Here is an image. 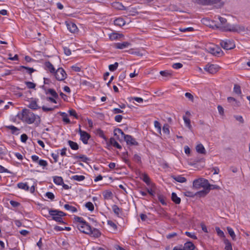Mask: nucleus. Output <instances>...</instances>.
<instances>
[{
	"label": "nucleus",
	"mask_w": 250,
	"mask_h": 250,
	"mask_svg": "<svg viewBox=\"0 0 250 250\" xmlns=\"http://www.w3.org/2000/svg\"><path fill=\"white\" fill-rule=\"evenodd\" d=\"M17 117L22 121L28 124L33 123L36 119V115L29 109L24 108L17 115Z\"/></svg>",
	"instance_id": "1"
},
{
	"label": "nucleus",
	"mask_w": 250,
	"mask_h": 250,
	"mask_svg": "<svg viewBox=\"0 0 250 250\" xmlns=\"http://www.w3.org/2000/svg\"><path fill=\"white\" fill-rule=\"evenodd\" d=\"M213 28L219 29L222 31H230V32H238L240 30H244V27L234 25H231L230 24H227L224 26H219L217 24H215L212 26Z\"/></svg>",
	"instance_id": "2"
},
{
	"label": "nucleus",
	"mask_w": 250,
	"mask_h": 250,
	"mask_svg": "<svg viewBox=\"0 0 250 250\" xmlns=\"http://www.w3.org/2000/svg\"><path fill=\"white\" fill-rule=\"evenodd\" d=\"M205 49L208 52L215 56L219 57L223 55V52L221 48L214 44H210L207 46Z\"/></svg>",
	"instance_id": "3"
},
{
	"label": "nucleus",
	"mask_w": 250,
	"mask_h": 250,
	"mask_svg": "<svg viewBox=\"0 0 250 250\" xmlns=\"http://www.w3.org/2000/svg\"><path fill=\"white\" fill-rule=\"evenodd\" d=\"M208 186V181L203 178L195 179L193 182V188L195 189H199L201 188L207 189Z\"/></svg>",
	"instance_id": "4"
},
{
	"label": "nucleus",
	"mask_w": 250,
	"mask_h": 250,
	"mask_svg": "<svg viewBox=\"0 0 250 250\" xmlns=\"http://www.w3.org/2000/svg\"><path fill=\"white\" fill-rule=\"evenodd\" d=\"M56 79L60 81H63L67 77V74L64 70L62 68H58L54 73Z\"/></svg>",
	"instance_id": "5"
},
{
	"label": "nucleus",
	"mask_w": 250,
	"mask_h": 250,
	"mask_svg": "<svg viewBox=\"0 0 250 250\" xmlns=\"http://www.w3.org/2000/svg\"><path fill=\"white\" fill-rule=\"evenodd\" d=\"M86 227L85 231L87 232V234L95 238H99L101 235V232L97 229L92 228L89 224Z\"/></svg>",
	"instance_id": "6"
},
{
	"label": "nucleus",
	"mask_w": 250,
	"mask_h": 250,
	"mask_svg": "<svg viewBox=\"0 0 250 250\" xmlns=\"http://www.w3.org/2000/svg\"><path fill=\"white\" fill-rule=\"evenodd\" d=\"M78 132L80 135V140L83 142L84 144H88V140L90 138V135L85 131H83L81 129V126L78 130Z\"/></svg>",
	"instance_id": "7"
},
{
	"label": "nucleus",
	"mask_w": 250,
	"mask_h": 250,
	"mask_svg": "<svg viewBox=\"0 0 250 250\" xmlns=\"http://www.w3.org/2000/svg\"><path fill=\"white\" fill-rule=\"evenodd\" d=\"M220 45L222 48L226 50H230L235 46L234 42L232 40L222 41Z\"/></svg>",
	"instance_id": "8"
},
{
	"label": "nucleus",
	"mask_w": 250,
	"mask_h": 250,
	"mask_svg": "<svg viewBox=\"0 0 250 250\" xmlns=\"http://www.w3.org/2000/svg\"><path fill=\"white\" fill-rule=\"evenodd\" d=\"M221 0H192L194 2L203 5H210L220 2Z\"/></svg>",
	"instance_id": "9"
},
{
	"label": "nucleus",
	"mask_w": 250,
	"mask_h": 250,
	"mask_svg": "<svg viewBox=\"0 0 250 250\" xmlns=\"http://www.w3.org/2000/svg\"><path fill=\"white\" fill-rule=\"evenodd\" d=\"M124 139L127 145L131 146H138L139 145L138 143L131 135H126Z\"/></svg>",
	"instance_id": "10"
},
{
	"label": "nucleus",
	"mask_w": 250,
	"mask_h": 250,
	"mask_svg": "<svg viewBox=\"0 0 250 250\" xmlns=\"http://www.w3.org/2000/svg\"><path fill=\"white\" fill-rule=\"evenodd\" d=\"M205 70L210 74H214L218 71V67L214 64H209L207 65L205 67Z\"/></svg>",
	"instance_id": "11"
},
{
	"label": "nucleus",
	"mask_w": 250,
	"mask_h": 250,
	"mask_svg": "<svg viewBox=\"0 0 250 250\" xmlns=\"http://www.w3.org/2000/svg\"><path fill=\"white\" fill-rule=\"evenodd\" d=\"M66 24L67 29L70 32L74 33L78 31V28L74 23L66 21Z\"/></svg>",
	"instance_id": "12"
},
{
	"label": "nucleus",
	"mask_w": 250,
	"mask_h": 250,
	"mask_svg": "<svg viewBox=\"0 0 250 250\" xmlns=\"http://www.w3.org/2000/svg\"><path fill=\"white\" fill-rule=\"evenodd\" d=\"M49 213L51 216L57 215L62 217V216H66V213L62 211L58 210L57 209H50Z\"/></svg>",
	"instance_id": "13"
},
{
	"label": "nucleus",
	"mask_w": 250,
	"mask_h": 250,
	"mask_svg": "<svg viewBox=\"0 0 250 250\" xmlns=\"http://www.w3.org/2000/svg\"><path fill=\"white\" fill-rule=\"evenodd\" d=\"M131 45V43L127 42H118L114 44V47L116 48L122 49L125 48Z\"/></svg>",
	"instance_id": "14"
},
{
	"label": "nucleus",
	"mask_w": 250,
	"mask_h": 250,
	"mask_svg": "<svg viewBox=\"0 0 250 250\" xmlns=\"http://www.w3.org/2000/svg\"><path fill=\"white\" fill-rule=\"evenodd\" d=\"M44 65L45 67V69L49 71L51 73L54 74L56 71L55 68L50 62H45L44 63Z\"/></svg>",
	"instance_id": "15"
},
{
	"label": "nucleus",
	"mask_w": 250,
	"mask_h": 250,
	"mask_svg": "<svg viewBox=\"0 0 250 250\" xmlns=\"http://www.w3.org/2000/svg\"><path fill=\"white\" fill-rule=\"evenodd\" d=\"M140 178L148 186L150 184V180L148 175L145 173H142L140 172L139 173Z\"/></svg>",
	"instance_id": "16"
},
{
	"label": "nucleus",
	"mask_w": 250,
	"mask_h": 250,
	"mask_svg": "<svg viewBox=\"0 0 250 250\" xmlns=\"http://www.w3.org/2000/svg\"><path fill=\"white\" fill-rule=\"evenodd\" d=\"M171 177L172 179L179 183H183L187 182V179L181 175H171Z\"/></svg>",
	"instance_id": "17"
},
{
	"label": "nucleus",
	"mask_w": 250,
	"mask_h": 250,
	"mask_svg": "<svg viewBox=\"0 0 250 250\" xmlns=\"http://www.w3.org/2000/svg\"><path fill=\"white\" fill-rule=\"evenodd\" d=\"M195 248V245L190 241H188L184 244V249L185 250H194Z\"/></svg>",
	"instance_id": "18"
},
{
	"label": "nucleus",
	"mask_w": 250,
	"mask_h": 250,
	"mask_svg": "<svg viewBox=\"0 0 250 250\" xmlns=\"http://www.w3.org/2000/svg\"><path fill=\"white\" fill-rule=\"evenodd\" d=\"M28 107L33 110H37L41 108L40 106L38 105L37 102L36 100H31Z\"/></svg>",
	"instance_id": "19"
},
{
	"label": "nucleus",
	"mask_w": 250,
	"mask_h": 250,
	"mask_svg": "<svg viewBox=\"0 0 250 250\" xmlns=\"http://www.w3.org/2000/svg\"><path fill=\"white\" fill-rule=\"evenodd\" d=\"M22 69H25L27 70V72L30 75H31L33 72L36 71V70L33 68L29 67L23 65L20 66L18 68H17V70L18 71H21Z\"/></svg>",
	"instance_id": "20"
},
{
	"label": "nucleus",
	"mask_w": 250,
	"mask_h": 250,
	"mask_svg": "<svg viewBox=\"0 0 250 250\" xmlns=\"http://www.w3.org/2000/svg\"><path fill=\"white\" fill-rule=\"evenodd\" d=\"M6 127L11 130V133L12 134L17 135L20 133V132H19L20 129L14 125H11L6 126Z\"/></svg>",
	"instance_id": "21"
},
{
	"label": "nucleus",
	"mask_w": 250,
	"mask_h": 250,
	"mask_svg": "<svg viewBox=\"0 0 250 250\" xmlns=\"http://www.w3.org/2000/svg\"><path fill=\"white\" fill-rule=\"evenodd\" d=\"M114 23L115 25L121 27L124 25L125 24V21L123 18H118L114 20Z\"/></svg>",
	"instance_id": "22"
},
{
	"label": "nucleus",
	"mask_w": 250,
	"mask_h": 250,
	"mask_svg": "<svg viewBox=\"0 0 250 250\" xmlns=\"http://www.w3.org/2000/svg\"><path fill=\"white\" fill-rule=\"evenodd\" d=\"M112 6L115 9L120 10H126V8L120 2H115L112 3Z\"/></svg>",
	"instance_id": "23"
},
{
	"label": "nucleus",
	"mask_w": 250,
	"mask_h": 250,
	"mask_svg": "<svg viewBox=\"0 0 250 250\" xmlns=\"http://www.w3.org/2000/svg\"><path fill=\"white\" fill-rule=\"evenodd\" d=\"M68 144L70 146V148L74 150H77L79 148V146L78 144L71 140L68 141Z\"/></svg>",
	"instance_id": "24"
},
{
	"label": "nucleus",
	"mask_w": 250,
	"mask_h": 250,
	"mask_svg": "<svg viewBox=\"0 0 250 250\" xmlns=\"http://www.w3.org/2000/svg\"><path fill=\"white\" fill-rule=\"evenodd\" d=\"M196 150L198 153L200 154H205L206 152L204 146L201 144L197 145L196 146Z\"/></svg>",
	"instance_id": "25"
},
{
	"label": "nucleus",
	"mask_w": 250,
	"mask_h": 250,
	"mask_svg": "<svg viewBox=\"0 0 250 250\" xmlns=\"http://www.w3.org/2000/svg\"><path fill=\"white\" fill-rule=\"evenodd\" d=\"M171 200L176 204H179L181 203L180 198L178 197L175 192H172L171 194Z\"/></svg>",
	"instance_id": "26"
},
{
	"label": "nucleus",
	"mask_w": 250,
	"mask_h": 250,
	"mask_svg": "<svg viewBox=\"0 0 250 250\" xmlns=\"http://www.w3.org/2000/svg\"><path fill=\"white\" fill-rule=\"evenodd\" d=\"M53 182L57 185H62L63 184V179L60 176L53 177Z\"/></svg>",
	"instance_id": "27"
},
{
	"label": "nucleus",
	"mask_w": 250,
	"mask_h": 250,
	"mask_svg": "<svg viewBox=\"0 0 250 250\" xmlns=\"http://www.w3.org/2000/svg\"><path fill=\"white\" fill-rule=\"evenodd\" d=\"M109 144L118 149L122 148L121 146L113 138H111L110 139Z\"/></svg>",
	"instance_id": "28"
},
{
	"label": "nucleus",
	"mask_w": 250,
	"mask_h": 250,
	"mask_svg": "<svg viewBox=\"0 0 250 250\" xmlns=\"http://www.w3.org/2000/svg\"><path fill=\"white\" fill-rule=\"evenodd\" d=\"M74 158L75 159H81L82 161L84 163H87L88 161H89V158L87 157L84 155L81 154L80 155H74Z\"/></svg>",
	"instance_id": "29"
},
{
	"label": "nucleus",
	"mask_w": 250,
	"mask_h": 250,
	"mask_svg": "<svg viewBox=\"0 0 250 250\" xmlns=\"http://www.w3.org/2000/svg\"><path fill=\"white\" fill-rule=\"evenodd\" d=\"M209 193L208 189L206 188H204V189L197 191L196 192V196H198L199 197H204L207 195Z\"/></svg>",
	"instance_id": "30"
},
{
	"label": "nucleus",
	"mask_w": 250,
	"mask_h": 250,
	"mask_svg": "<svg viewBox=\"0 0 250 250\" xmlns=\"http://www.w3.org/2000/svg\"><path fill=\"white\" fill-rule=\"evenodd\" d=\"M58 114H59L62 117V121L65 123L66 124H70V121L69 119L67 117V114L65 112H59Z\"/></svg>",
	"instance_id": "31"
},
{
	"label": "nucleus",
	"mask_w": 250,
	"mask_h": 250,
	"mask_svg": "<svg viewBox=\"0 0 250 250\" xmlns=\"http://www.w3.org/2000/svg\"><path fill=\"white\" fill-rule=\"evenodd\" d=\"M87 226L85 225V224H78L77 225V229L82 232L84 233L85 234H87V232H86L87 229Z\"/></svg>",
	"instance_id": "32"
},
{
	"label": "nucleus",
	"mask_w": 250,
	"mask_h": 250,
	"mask_svg": "<svg viewBox=\"0 0 250 250\" xmlns=\"http://www.w3.org/2000/svg\"><path fill=\"white\" fill-rule=\"evenodd\" d=\"M112 208L114 213L118 216H119L120 213L122 211V209L119 208L116 205L112 206Z\"/></svg>",
	"instance_id": "33"
},
{
	"label": "nucleus",
	"mask_w": 250,
	"mask_h": 250,
	"mask_svg": "<svg viewBox=\"0 0 250 250\" xmlns=\"http://www.w3.org/2000/svg\"><path fill=\"white\" fill-rule=\"evenodd\" d=\"M183 118L184 122H185V123L186 124V126L190 130H192V126H191V124H190V119L188 118L187 117H186L185 116H184Z\"/></svg>",
	"instance_id": "34"
},
{
	"label": "nucleus",
	"mask_w": 250,
	"mask_h": 250,
	"mask_svg": "<svg viewBox=\"0 0 250 250\" xmlns=\"http://www.w3.org/2000/svg\"><path fill=\"white\" fill-rule=\"evenodd\" d=\"M17 187L21 189H24L26 191H28L29 189V187L26 183H19L17 185Z\"/></svg>",
	"instance_id": "35"
},
{
	"label": "nucleus",
	"mask_w": 250,
	"mask_h": 250,
	"mask_svg": "<svg viewBox=\"0 0 250 250\" xmlns=\"http://www.w3.org/2000/svg\"><path fill=\"white\" fill-rule=\"evenodd\" d=\"M227 230L228 231L229 234L230 236V237L232 238V239L233 240H236V235L235 234V233L232 228H231L229 227H228L227 228Z\"/></svg>",
	"instance_id": "36"
},
{
	"label": "nucleus",
	"mask_w": 250,
	"mask_h": 250,
	"mask_svg": "<svg viewBox=\"0 0 250 250\" xmlns=\"http://www.w3.org/2000/svg\"><path fill=\"white\" fill-rule=\"evenodd\" d=\"M124 35L122 34L114 33L110 35L109 38L111 40H116L123 37Z\"/></svg>",
	"instance_id": "37"
},
{
	"label": "nucleus",
	"mask_w": 250,
	"mask_h": 250,
	"mask_svg": "<svg viewBox=\"0 0 250 250\" xmlns=\"http://www.w3.org/2000/svg\"><path fill=\"white\" fill-rule=\"evenodd\" d=\"M64 208L67 210H70L72 212H76L77 211V209L75 207L69 205V204H65Z\"/></svg>",
	"instance_id": "38"
},
{
	"label": "nucleus",
	"mask_w": 250,
	"mask_h": 250,
	"mask_svg": "<svg viewBox=\"0 0 250 250\" xmlns=\"http://www.w3.org/2000/svg\"><path fill=\"white\" fill-rule=\"evenodd\" d=\"M74 220L77 222H79L80 223V224H85L86 226H88L89 225V224L86 222L83 218L82 217H79V216H75L74 217Z\"/></svg>",
	"instance_id": "39"
},
{
	"label": "nucleus",
	"mask_w": 250,
	"mask_h": 250,
	"mask_svg": "<svg viewBox=\"0 0 250 250\" xmlns=\"http://www.w3.org/2000/svg\"><path fill=\"white\" fill-rule=\"evenodd\" d=\"M228 102L229 103H232L233 102L235 103L234 106H239L240 105V102L237 101L234 98L229 97L227 99Z\"/></svg>",
	"instance_id": "40"
},
{
	"label": "nucleus",
	"mask_w": 250,
	"mask_h": 250,
	"mask_svg": "<svg viewBox=\"0 0 250 250\" xmlns=\"http://www.w3.org/2000/svg\"><path fill=\"white\" fill-rule=\"evenodd\" d=\"M118 134H120L122 135V137L124 138H125V136L126 135L124 133L122 129L119 128H116L114 130V135L115 136H117Z\"/></svg>",
	"instance_id": "41"
},
{
	"label": "nucleus",
	"mask_w": 250,
	"mask_h": 250,
	"mask_svg": "<svg viewBox=\"0 0 250 250\" xmlns=\"http://www.w3.org/2000/svg\"><path fill=\"white\" fill-rule=\"evenodd\" d=\"M233 92L237 95H241L242 94L241 87L238 84H235L234 85Z\"/></svg>",
	"instance_id": "42"
},
{
	"label": "nucleus",
	"mask_w": 250,
	"mask_h": 250,
	"mask_svg": "<svg viewBox=\"0 0 250 250\" xmlns=\"http://www.w3.org/2000/svg\"><path fill=\"white\" fill-rule=\"evenodd\" d=\"M224 243L225 244V249L226 250H232V246L231 243L229 241L228 239H226L224 240Z\"/></svg>",
	"instance_id": "43"
},
{
	"label": "nucleus",
	"mask_w": 250,
	"mask_h": 250,
	"mask_svg": "<svg viewBox=\"0 0 250 250\" xmlns=\"http://www.w3.org/2000/svg\"><path fill=\"white\" fill-rule=\"evenodd\" d=\"M103 196L105 199H108L112 196V193L109 190H105L103 192Z\"/></svg>",
	"instance_id": "44"
},
{
	"label": "nucleus",
	"mask_w": 250,
	"mask_h": 250,
	"mask_svg": "<svg viewBox=\"0 0 250 250\" xmlns=\"http://www.w3.org/2000/svg\"><path fill=\"white\" fill-rule=\"evenodd\" d=\"M48 93H50L54 98L57 99L59 97L58 94L53 89L49 88L47 91Z\"/></svg>",
	"instance_id": "45"
},
{
	"label": "nucleus",
	"mask_w": 250,
	"mask_h": 250,
	"mask_svg": "<svg viewBox=\"0 0 250 250\" xmlns=\"http://www.w3.org/2000/svg\"><path fill=\"white\" fill-rule=\"evenodd\" d=\"M221 188L219 186L216 185H211L208 183V186L207 189H208V192L211 189H220Z\"/></svg>",
	"instance_id": "46"
},
{
	"label": "nucleus",
	"mask_w": 250,
	"mask_h": 250,
	"mask_svg": "<svg viewBox=\"0 0 250 250\" xmlns=\"http://www.w3.org/2000/svg\"><path fill=\"white\" fill-rule=\"evenodd\" d=\"M158 200L163 205H167V203L165 201V197L163 195L159 194L158 195Z\"/></svg>",
	"instance_id": "47"
},
{
	"label": "nucleus",
	"mask_w": 250,
	"mask_h": 250,
	"mask_svg": "<svg viewBox=\"0 0 250 250\" xmlns=\"http://www.w3.org/2000/svg\"><path fill=\"white\" fill-rule=\"evenodd\" d=\"M72 179L74 180H76L78 181H81L85 179V177L83 175H74L71 178Z\"/></svg>",
	"instance_id": "48"
},
{
	"label": "nucleus",
	"mask_w": 250,
	"mask_h": 250,
	"mask_svg": "<svg viewBox=\"0 0 250 250\" xmlns=\"http://www.w3.org/2000/svg\"><path fill=\"white\" fill-rule=\"evenodd\" d=\"M85 207L90 211H92L94 209V207L92 203L88 202L85 204Z\"/></svg>",
	"instance_id": "49"
},
{
	"label": "nucleus",
	"mask_w": 250,
	"mask_h": 250,
	"mask_svg": "<svg viewBox=\"0 0 250 250\" xmlns=\"http://www.w3.org/2000/svg\"><path fill=\"white\" fill-rule=\"evenodd\" d=\"M118 63L117 62H115L113 64H110L108 66L109 69L111 71H115L118 66Z\"/></svg>",
	"instance_id": "50"
},
{
	"label": "nucleus",
	"mask_w": 250,
	"mask_h": 250,
	"mask_svg": "<svg viewBox=\"0 0 250 250\" xmlns=\"http://www.w3.org/2000/svg\"><path fill=\"white\" fill-rule=\"evenodd\" d=\"M160 73L162 76L165 77H171L172 76V73L168 70L161 71H160Z\"/></svg>",
	"instance_id": "51"
},
{
	"label": "nucleus",
	"mask_w": 250,
	"mask_h": 250,
	"mask_svg": "<svg viewBox=\"0 0 250 250\" xmlns=\"http://www.w3.org/2000/svg\"><path fill=\"white\" fill-rule=\"evenodd\" d=\"M25 83L29 89H34L36 87V84L31 82H25Z\"/></svg>",
	"instance_id": "52"
},
{
	"label": "nucleus",
	"mask_w": 250,
	"mask_h": 250,
	"mask_svg": "<svg viewBox=\"0 0 250 250\" xmlns=\"http://www.w3.org/2000/svg\"><path fill=\"white\" fill-rule=\"evenodd\" d=\"M215 230L217 233V235L221 237H225V234L224 232L221 230L219 227H216Z\"/></svg>",
	"instance_id": "53"
},
{
	"label": "nucleus",
	"mask_w": 250,
	"mask_h": 250,
	"mask_svg": "<svg viewBox=\"0 0 250 250\" xmlns=\"http://www.w3.org/2000/svg\"><path fill=\"white\" fill-rule=\"evenodd\" d=\"M52 216V219L53 220H55V221L59 222V223H63L62 218L61 217H60V216L54 215V216Z\"/></svg>",
	"instance_id": "54"
},
{
	"label": "nucleus",
	"mask_w": 250,
	"mask_h": 250,
	"mask_svg": "<svg viewBox=\"0 0 250 250\" xmlns=\"http://www.w3.org/2000/svg\"><path fill=\"white\" fill-rule=\"evenodd\" d=\"M97 133L101 138H103L104 140L106 139V138L104 134V131L102 129H101L100 128L98 129L97 130Z\"/></svg>",
	"instance_id": "55"
},
{
	"label": "nucleus",
	"mask_w": 250,
	"mask_h": 250,
	"mask_svg": "<svg viewBox=\"0 0 250 250\" xmlns=\"http://www.w3.org/2000/svg\"><path fill=\"white\" fill-rule=\"evenodd\" d=\"M218 19L220 22L222 26L226 25L227 24H229L228 23H227V19L224 18L219 16Z\"/></svg>",
	"instance_id": "56"
},
{
	"label": "nucleus",
	"mask_w": 250,
	"mask_h": 250,
	"mask_svg": "<svg viewBox=\"0 0 250 250\" xmlns=\"http://www.w3.org/2000/svg\"><path fill=\"white\" fill-rule=\"evenodd\" d=\"M68 112H69V113L70 116H73L74 117H75L77 119H79V116L77 115V113H76V112L75 111V110H74V109H70V110H69L68 111Z\"/></svg>",
	"instance_id": "57"
},
{
	"label": "nucleus",
	"mask_w": 250,
	"mask_h": 250,
	"mask_svg": "<svg viewBox=\"0 0 250 250\" xmlns=\"http://www.w3.org/2000/svg\"><path fill=\"white\" fill-rule=\"evenodd\" d=\"M163 132L167 134H169V125L168 124H166L163 127Z\"/></svg>",
	"instance_id": "58"
},
{
	"label": "nucleus",
	"mask_w": 250,
	"mask_h": 250,
	"mask_svg": "<svg viewBox=\"0 0 250 250\" xmlns=\"http://www.w3.org/2000/svg\"><path fill=\"white\" fill-rule=\"evenodd\" d=\"M38 163L40 166H42L43 167H46L48 165L47 162L45 160L42 159L39 160V161L38 162Z\"/></svg>",
	"instance_id": "59"
},
{
	"label": "nucleus",
	"mask_w": 250,
	"mask_h": 250,
	"mask_svg": "<svg viewBox=\"0 0 250 250\" xmlns=\"http://www.w3.org/2000/svg\"><path fill=\"white\" fill-rule=\"evenodd\" d=\"M45 196L51 200H54V199L55 198V196L54 194L51 192H47L45 194Z\"/></svg>",
	"instance_id": "60"
},
{
	"label": "nucleus",
	"mask_w": 250,
	"mask_h": 250,
	"mask_svg": "<svg viewBox=\"0 0 250 250\" xmlns=\"http://www.w3.org/2000/svg\"><path fill=\"white\" fill-rule=\"evenodd\" d=\"M185 195L189 197H194L196 196V193H193V192L187 191L185 192Z\"/></svg>",
	"instance_id": "61"
},
{
	"label": "nucleus",
	"mask_w": 250,
	"mask_h": 250,
	"mask_svg": "<svg viewBox=\"0 0 250 250\" xmlns=\"http://www.w3.org/2000/svg\"><path fill=\"white\" fill-rule=\"evenodd\" d=\"M172 66L174 69H177L182 68L183 67V64L180 62H176L173 63Z\"/></svg>",
	"instance_id": "62"
},
{
	"label": "nucleus",
	"mask_w": 250,
	"mask_h": 250,
	"mask_svg": "<svg viewBox=\"0 0 250 250\" xmlns=\"http://www.w3.org/2000/svg\"><path fill=\"white\" fill-rule=\"evenodd\" d=\"M154 126L158 129V131L161 133V127L160 123L157 121H155L154 123Z\"/></svg>",
	"instance_id": "63"
},
{
	"label": "nucleus",
	"mask_w": 250,
	"mask_h": 250,
	"mask_svg": "<svg viewBox=\"0 0 250 250\" xmlns=\"http://www.w3.org/2000/svg\"><path fill=\"white\" fill-rule=\"evenodd\" d=\"M133 160L138 163H141V158L137 154H135L133 157Z\"/></svg>",
	"instance_id": "64"
}]
</instances>
